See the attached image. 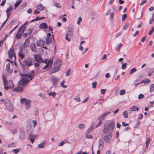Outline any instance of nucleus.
<instances>
[{"label": "nucleus", "mask_w": 154, "mask_h": 154, "mask_svg": "<svg viewBox=\"0 0 154 154\" xmlns=\"http://www.w3.org/2000/svg\"><path fill=\"white\" fill-rule=\"evenodd\" d=\"M115 125L113 122L111 121H107L105 123L103 132L104 134H112Z\"/></svg>", "instance_id": "obj_1"}, {"label": "nucleus", "mask_w": 154, "mask_h": 154, "mask_svg": "<svg viewBox=\"0 0 154 154\" xmlns=\"http://www.w3.org/2000/svg\"><path fill=\"white\" fill-rule=\"evenodd\" d=\"M3 80L4 83V85H5V89H8L9 88H13L14 87L12 81L10 80L8 82L6 81V78L2 76Z\"/></svg>", "instance_id": "obj_2"}, {"label": "nucleus", "mask_w": 154, "mask_h": 154, "mask_svg": "<svg viewBox=\"0 0 154 154\" xmlns=\"http://www.w3.org/2000/svg\"><path fill=\"white\" fill-rule=\"evenodd\" d=\"M5 105L7 109L9 111L12 112L14 111V109L12 104L8 100H6L5 102Z\"/></svg>", "instance_id": "obj_3"}, {"label": "nucleus", "mask_w": 154, "mask_h": 154, "mask_svg": "<svg viewBox=\"0 0 154 154\" xmlns=\"http://www.w3.org/2000/svg\"><path fill=\"white\" fill-rule=\"evenodd\" d=\"M112 134H105L104 135L102 134L103 140L107 143H109L110 142V139L112 138Z\"/></svg>", "instance_id": "obj_4"}, {"label": "nucleus", "mask_w": 154, "mask_h": 154, "mask_svg": "<svg viewBox=\"0 0 154 154\" xmlns=\"http://www.w3.org/2000/svg\"><path fill=\"white\" fill-rule=\"evenodd\" d=\"M59 80V79L57 77L54 75L52 76L51 77V82L53 87H56L57 85V83Z\"/></svg>", "instance_id": "obj_5"}, {"label": "nucleus", "mask_w": 154, "mask_h": 154, "mask_svg": "<svg viewBox=\"0 0 154 154\" xmlns=\"http://www.w3.org/2000/svg\"><path fill=\"white\" fill-rule=\"evenodd\" d=\"M21 75L22 76V78L27 83L31 80L33 78V76L32 75L21 74Z\"/></svg>", "instance_id": "obj_6"}, {"label": "nucleus", "mask_w": 154, "mask_h": 154, "mask_svg": "<svg viewBox=\"0 0 154 154\" xmlns=\"http://www.w3.org/2000/svg\"><path fill=\"white\" fill-rule=\"evenodd\" d=\"M53 58L52 59V60L45 59V60L44 61H42V62L44 63L47 64L43 68V69H45L48 66L50 67H51L53 63Z\"/></svg>", "instance_id": "obj_7"}, {"label": "nucleus", "mask_w": 154, "mask_h": 154, "mask_svg": "<svg viewBox=\"0 0 154 154\" xmlns=\"http://www.w3.org/2000/svg\"><path fill=\"white\" fill-rule=\"evenodd\" d=\"M8 53L9 58L14 59V60H16V57L13 49L10 48Z\"/></svg>", "instance_id": "obj_8"}, {"label": "nucleus", "mask_w": 154, "mask_h": 154, "mask_svg": "<svg viewBox=\"0 0 154 154\" xmlns=\"http://www.w3.org/2000/svg\"><path fill=\"white\" fill-rule=\"evenodd\" d=\"M23 64L25 66H30L32 65V59L30 58H27L23 61Z\"/></svg>", "instance_id": "obj_9"}, {"label": "nucleus", "mask_w": 154, "mask_h": 154, "mask_svg": "<svg viewBox=\"0 0 154 154\" xmlns=\"http://www.w3.org/2000/svg\"><path fill=\"white\" fill-rule=\"evenodd\" d=\"M61 63L60 60H58L54 61V63L53 65L54 68H55L59 70L60 67L61 66Z\"/></svg>", "instance_id": "obj_10"}, {"label": "nucleus", "mask_w": 154, "mask_h": 154, "mask_svg": "<svg viewBox=\"0 0 154 154\" xmlns=\"http://www.w3.org/2000/svg\"><path fill=\"white\" fill-rule=\"evenodd\" d=\"M10 65L9 63H8L6 65V69H5V73L7 74H9L12 73V70L10 69Z\"/></svg>", "instance_id": "obj_11"}, {"label": "nucleus", "mask_w": 154, "mask_h": 154, "mask_svg": "<svg viewBox=\"0 0 154 154\" xmlns=\"http://www.w3.org/2000/svg\"><path fill=\"white\" fill-rule=\"evenodd\" d=\"M35 61L38 63H40L42 62V59L39 54H36L34 56Z\"/></svg>", "instance_id": "obj_12"}, {"label": "nucleus", "mask_w": 154, "mask_h": 154, "mask_svg": "<svg viewBox=\"0 0 154 154\" xmlns=\"http://www.w3.org/2000/svg\"><path fill=\"white\" fill-rule=\"evenodd\" d=\"M45 42L44 40L39 39L36 41V44L38 46H42L44 45Z\"/></svg>", "instance_id": "obj_13"}, {"label": "nucleus", "mask_w": 154, "mask_h": 154, "mask_svg": "<svg viewBox=\"0 0 154 154\" xmlns=\"http://www.w3.org/2000/svg\"><path fill=\"white\" fill-rule=\"evenodd\" d=\"M21 103L22 104H25L26 105H29L31 102V101L29 100L23 98L21 99Z\"/></svg>", "instance_id": "obj_14"}, {"label": "nucleus", "mask_w": 154, "mask_h": 154, "mask_svg": "<svg viewBox=\"0 0 154 154\" xmlns=\"http://www.w3.org/2000/svg\"><path fill=\"white\" fill-rule=\"evenodd\" d=\"M98 147L99 149H102L104 146V142L103 140L102 139H100L99 140Z\"/></svg>", "instance_id": "obj_15"}, {"label": "nucleus", "mask_w": 154, "mask_h": 154, "mask_svg": "<svg viewBox=\"0 0 154 154\" xmlns=\"http://www.w3.org/2000/svg\"><path fill=\"white\" fill-rule=\"evenodd\" d=\"M12 7L11 6H10L6 10V13L7 14V17L8 18L11 13V11L12 10Z\"/></svg>", "instance_id": "obj_16"}, {"label": "nucleus", "mask_w": 154, "mask_h": 154, "mask_svg": "<svg viewBox=\"0 0 154 154\" xmlns=\"http://www.w3.org/2000/svg\"><path fill=\"white\" fill-rule=\"evenodd\" d=\"M139 109V108L137 107L136 106H134L130 108L128 111L129 112H133L135 111L136 110L138 111Z\"/></svg>", "instance_id": "obj_17"}, {"label": "nucleus", "mask_w": 154, "mask_h": 154, "mask_svg": "<svg viewBox=\"0 0 154 154\" xmlns=\"http://www.w3.org/2000/svg\"><path fill=\"white\" fill-rule=\"evenodd\" d=\"M39 28L43 29H45L47 28L48 27L47 24L45 23H42L40 24L39 26Z\"/></svg>", "instance_id": "obj_18"}, {"label": "nucleus", "mask_w": 154, "mask_h": 154, "mask_svg": "<svg viewBox=\"0 0 154 154\" xmlns=\"http://www.w3.org/2000/svg\"><path fill=\"white\" fill-rule=\"evenodd\" d=\"M25 137V133L24 131H21L20 132V139L21 140H23Z\"/></svg>", "instance_id": "obj_19"}, {"label": "nucleus", "mask_w": 154, "mask_h": 154, "mask_svg": "<svg viewBox=\"0 0 154 154\" xmlns=\"http://www.w3.org/2000/svg\"><path fill=\"white\" fill-rule=\"evenodd\" d=\"M30 49L32 51L34 52L36 51V47L35 43H32L31 44L30 46Z\"/></svg>", "instance_id": "obj_20"}, {"label": "nucleus", "mask_w": 154, "mask_h": 154, "mask_svg": "<svg viewBox=\"0 0 154 154\" xmlns=\"http://www.w3.org/2000/svg\"><path fill=\"white\" fill-rule=\"evenodd\" d=\"M23 87L20 86H18L14 88V91H16L22 92L23 91Z\"/></svg>", "instance_id": "obj_21"}, {"label": "nucleus", "mask_w": 154, "mask_h": 154, "mask_svg": "<svg viewBox=\"0 0 154 154\" xmlns=\"http://www.w3.org/2000/svg\"><path fill=\"white\" fill-rule=\"evenodd\" d=\"M27 82H26L24 80H23V79L22 78L21 79L20 81L18 82V84L20 85H21L22 86L24 85Z\"/></svg>", "instance_id": "obj_22"}, {"label": "nucleus", "mask_w": 154, "mask_h": 154, "mask_svg": "<svg viewBox=\"0 0 154 154\" xmlns=\"http://www.w3.org/2000/svg\"><path fill=\"white\" fill-rule=\"evenodd\" d=\"M44 7L42 4H39L36 6V8L37 9L40 11H42L44 9Z\"/></svg>", "instance_id": "obj_23"}, {"label": "nucleus", "mask_w": 154, "mask_h": 154, "mask_svg": "<svg viewBox=\"0 0 154 154\" xmlns=\"http://www.w3.org/2000/svg\"><path fill=\"white\" fill-rule=\"evenodd\" d=\"M74 99L77 102H80L81 101V100L79 95H78L75 96Z\"/></svg>", "instance_id": "obj_24"}, {"label": "nucleus", "mask_w": 154, "mask_h": 154, "mask_svg": "<svg viewBox=\"0 0 154 154\" xmlns=\"http://www.w3.org/2000/svg\"><path fill=\"white\" fill-rule=\"evenodd\" d=\"M59 70L58 69H57L55 68H54L53 69L51 70L49 72V74H52L55 72H57V71H59Z\"/></svg>", "instance_id": "obj_25"}, {"label": "nucleus", "mask_w": 154, "mask_h": 154, "mask_svg": "<svg viewBox=\"0 0 154 154\" xmlns=\"http://www.w3.org/2000/svg\"><path fill=\"white\" fill-rule=\"evenodd\" d=\"M26 26H22L20 28L19 31H20L22 33L24 32V31L26 29Z\"/></svg>", "instance_id": "obj_26"}, {"label": "nucleus", "mask_w": 154, "mask_h": 154, "mask_svg": "<svg viewBox=\"0 0 154 154\" xmlns=\"http://www.w3.org/2000/svg\"><path fill=\"white\" fill-rule=\"evenodd\" d=\"M52 41V38L49 37H47L46 39V43L48 45L50 44Z\"/></svg>", "instance_id": "obj_27"}, {"label": "nucleus", "mask_w": 154, "mask_h": 154, "mask_svg": "<svg viewBox=\"0 0 154 154\" xmlns=\"http://www.w3.org/2000/svg\"><path fill=\"white\" fill-rule=\"evenodd\" d=\"M122 43H119L118 44L116 47L115 48L116 49L117 51H120V49L122 47Z\"/></svg>", "instance_id": "obj_28"}, {"label": "nucleus", "mask_w": 154, "mask_h": 154, "mask_svg": "<svg viewBox=\"0 0 154 154\" xmlns=\"http://www.w3.org/2000/svg\"><path fill=\"white\" fill-rule=\"evenodd\" d=\"M20 31H18L16 34V38L17 39H19L21 38L22 33L20 32Z\"/></svg>", "instance_id": "obj_29"}, {"label": "nucleus", "mask_w": 154, "mask_h": 154, "mask_svg": "<svg viewBox=\"0 0 154 154\" xmlns=\"http://www.w3.org/2000/svg\"><path fill=\"white\" fill-rule=\"evenodd\" d=\"M72 28L69 27L68 28V34L69 35L71 36L72 35Z\"/></svg>", "instance_id": "obj_30"}, {"label": "nucleus", "mask_w": 154, "mask_h": 154, "mask_svg": "<svg viewBox=\"0 0 154 154\" xmlns=\"http://www.w3.org/2000/svg\"><path fill=\"white\" fill-rule=\"evenodd\" d=\"M46 142L45 141L44 143H40L39 144L38 146V148H43L44 147V145H45Z\"/></svg>", "instance_id": "obj_31"}, {"label": "nucleus", "mask_w": 154, "mask_h": 154, "mask_svg": "<svg viewBox=\"0 0 154 154\" xmlns=\"http://www.w3.org/2000/svg\"><path fill=\"white\" fill-rule=\"evenodd\" d=\"M129 25V23H126L124 25V26L122 27V29L123 30H125L127 29Z\"/></svg>", "instance_id": "obj_32"}, {"label": "nucleus", "mask_w": 154, "mask_h": 154, "mask_svg": "<svg viewBox=\"0 0 154 154\" xmlns=\"http://www.w3.org/2000/svg\"><path fill=\"white\" fill-rule=\"evenodd\" d=\"M94 129V127L93 125H91L88 128L87 130V133H89L91 131Z\"/></svg>", "instance_id": "obj_33"}, {"label": "nucleus", "mask_w": 154, "mask_h": 154, "mask_svg": "<svg viewBox=\"0 0 154 154\" xmlns=\"http://www.w3.org/2000/svg\"><path fill=\"white\" fill-rule=\"evenodd\" d=\"M16 146V144L14 143H12L8 145V147H14Z\"/></svg>", "instance_id": "obj_34"}, {"label": "nucleus", "mask_w": 154, "mask_h": 154, "mask_svg": "<svg viewBox=\"0 0 154 154\" xmlns=\"http://www.w3.org/2000/svg\"><path fill=\"white\" fill-rule=\"evenodd\" d=\"M154 22V13L153 14L152 18L150 19L149 21V24H151Z\"/></svg>", "instance_id": "obj_35"}, {"label": "nucleus", "mask_w": 154, "mask_h": 154, "mask_svg": "<svg viewBox=\"0 0 154 154\" xmlns=\"http://www.w3.org/2000/svg\"><path fill=\"white\" fill-rule=\"evenodd\" d=\"M136 71H137V69H136V68L134 67V68H133L132 69H131L130 70V72L129 73V74L130 75H131L134 72H136Z\"/></svg>", "instance_id": "obj_36"}, {"label": "nucleus", "mask_w": 154, "mask_h": 154, "mask_svg": "<svg viewBox=\"0 0 154 154\" xmlns=\"http://www.w3.org/2000/svg\"><path fill=\"white\" fill-rule=\"evenodd\" d=\"M105 117L102 114L98 118V120L99 121L101 122L104 119Z\"/></svg>", "instance_id": "obj_37"}, {"label": "nucleus", "mask_w": 154, "mask_h": 154, "mask_svg": "<svg viewBox=\"0 0 154 154\" xmlns=\"http://www.w3.org/2000/svg\"><path fill=\"white\" fill-rule=\"evenodd\" d=\"M150 139L149 138H148L146 140V147H147V148H148V146L150 143Z\"/></svg>", "instance_id": "obj_38"}, {"label": "nucleus", "mask_w": 154, "mask_h": 154, "mask_svg": "<svg viewBox=\"0 0 154 154\" xmlns=\"http://www.w3.org/2000/svg\"><path fill=\"white\" fill-rule=\"evenodd\" d=\"M123 115L124 116L125 118H128V112L127 111H125L123 112Z\"/></svg>", "instance_id": "obj_39"}, {"label": "nucleus", "mask_w": 154, "mask_h": 154, "mask_svg": "<svg viewBox=\"0 0 154 154\" xmlns=\"http://www.w3.org/2000/svg\"><path fill=\"white\" fill-rule=\"evenodd\" d=\"M20 150V149L19 148L18 149H13L12 151L14 152L15 154H17Z\"/></svg>", "instance_id": "obj_40"}, {"label": "nucleus", "mask_w": 154, "mask_h": 154, "mask_svg": "<svg viewBox=\"0 0 154 154\" xmlns=\"http://www.w3.org/2000/svg\"><path fill=\"white\" fill-rule=\"evenodd\" d=\"M18 55L19 57L22 59H23L24 58V56L23 54L21 52H19L18 53Z\"/></svg>", "instance_id": "obj_41"}, {"label": "nucleus", "mask_w": 154, "mask_h": 154, "mask_svg": "<svg viewBox=\"0 0 154 154\" xmlns=\"http://www.w3.org/2000/svg\"><path fill=\"white\" fill-rule=\"evenodd\" d=\"M85 126V125L83 124H80L79 125V128L81 130L83 129Z\"/></svg>", "instance_id": "obj_42"}, {"label": "nucleus", "mask_w": 154, "mask_h": 154, "mask_svg": "<svg viewBox=\"0 0 154 154\" xmlns=\"http://www.w3.org/2000/svg\"><path fill=\"white\" fill-rule=\"evenodd\" d=\"M65 82V81L63 80V82L60 83V85L63 88H66L67 87V86L64 85Z\"/></svg>", "instance_id": "obj_43"}, {"label": "nucleus", "mask_w": 154, "mask_h": 154, "mask_svg": "<svg viewBox=\"0 0 154 154\" xmlns=\"http://www.w3.org/2000/svg\"><path fill=\"white\" fill-rule=\"evenodd\" d=\"M154 90V84H152L151 85L150 91V92H153Z\"/></svg>", "instance_id": "obj_44"}, {"label": "nucleus", "mask_w": 154, "mask_h": 154, "mask_svg": "<svg viewBox=\"0 0 154 154\" xmlns=\"http://www.w3.org/2000/svg\"><path fill=\"white\" fill-rule=\"evenodd\" d=\"M125 93V91L124 89H122L120 90L119 94L120 95H122L124 94Z\"/></svg>", "instance_id": "obj_45"}, {"label": "nucleus", "mask_w": 154, "mask_h": 154, "mask_svg": "<svg viewBox=\"0 0 154 154\" xmlns=\"http://www.w3.org/2000/svg\"><path fill=\"white\" fill-rule=\"evenodd\" d=\"M28 45H29V43L28 42V41L27 40H26L25 42L23 44V48H25Z\"/></svg>", "instance_id": "obj_46"}, {"label": "nucleus", "mask_w": 154, "mask_h": 154, "mask_svg": "<svg viewBox=\"0 0 154 154\" xmlns=\"http://www.w3.org/2000/svg\"><path fill=\"white\" fill-rule=\"evenodd\" d=\"M54 5L56 6L57 8H60L61 7L60 5L57 2H54Z\"/></svg>", "instance_id": "obj_47"}, {"label": "nucleus", "mask_w": 154, "mask_h": 154, "mask_svg": "<svg viewBox=\"0 0 154 154\" xmlns=\"http://www.w3.org/2000/svg\"><path fill=\"white\" fill-rule=\"evenodd\" d=\"M21 2V1L16 2L15 3L14 5V6L16 8L17 7V6L20 4Z\"/></svg>", "instance_id": "obj_48"}, {"label": "nucleus", "mask_w": 154, "mask_h": 154, "mask_svg": "<svg viewBox=\"0 0 154 154\" xmlns=\"http://www.w3.org/2000/svg\"><path fill=\"white\" fill-rule=\"evenodd\" d=\"M127 17V14H124L122 15V20L124 21Z\"/></svg>", "instance_id": "obj_49"}, {"label": "nucleus", "mask_w": 154, "mask_h": 154, "mask_svg": "<svg viewBox=\"0 0 154 154\" xmlns=\"http://www.w3.org/2000/svg\"><path fill=\"white\" fill-rule=\"evenodd\" d=\"M32 31V29H30L27 30V33L28 35L30 34Z\"/></svg>", "instance_id": "obj_50"}, {"label": "nucleus", "mask_w": 154, "mask_h": 154, "mask_svg": "<svg viewBox=\"0 0 154 154\" xmlns=\"http://www.w3.org/2000/svg\"><path fill=\"white\" fill-rule=\"evenodd\" d=\"M97 83L96 82H94L92 83V88H95L96 87Z\"/></svg>", "instance_id": "obj_51"}, {"label": "nucleus", "mask_w": 154, "mask_h": 154, "mask_svg": "<svg viewBox=\"0 0 154 154\" xmlns=\"http://www.w3.org/2000/svg\"><path fill=\"white\" fill-rule=\"evenodd\" d=\"M154 31V27H152L149 32V35H151Z\"/></svg>", "instance_id": "obj_52"}, {"label": "nucleus", "mask_w": 154, "mask_h": 154, "mask_svg": "<svg viewBox=\"0 0 154 154\" xmlns=\"http://www.w3.org/2000/svg\"><path fill=\"white\" fill-rule=\"evenodd\" d=\"M144 97V95L143 94H140L138 96V98L139 99H140Z\"/></svg>", "instance_id": "obj_53"}, {"label": "nucleus", "mask_w": 154, "mask_h": 154, "mask_svg": "<svg viewBox=\"0 0 154 154\" xmlns=\"http://www.w3.org/2000/svg\"><path fill=\"white\" fill-rule=\"evenodd\" d=\"M127 65V63H125L124 64H123L122 65V69H125L126 67V65Z\"/></svg>", "instance_id": "obj_54"}, {"label": "nucleus", "mask_w": 154, "mask_h": 154, "mask_svg": "<svg viewBox=\"0 0 154 154\" xmlns=\"http://www.w3.org/2000/svg\"><path fill=\"white\" fill-rule=\"evenodd\" d=\"M49 96H52L53 97H54L56 95V93L55 92H50L48 94Z\"/></svg>", "instance_id": "obj_55"}, {"label": "nucleus", "mask_w": 154, "mask_h": 154, "mask_svg": "<svg viewBox=\"0 0 154 154\" xmlns=\"http://www.w3.org/2000/svg\"><path fill=\"white\" fill-rule=\"evenodd\" d=\"M69 34H67L66 35L65 39L68 42H70V38H68Z\"/></svg>", "instance_id": "obj_56"}, {"label": "nucleus", "mask_w": 154, "mask_h": 154, "mask_svg": "<svg viewBox=\"0 0 154 154\" xmlns=\"http://www.w3.org/2000/svg\"><path fill=\"white\" fill-rule=\"evenodd\" d=\"M82 20V18L81 17H79L78 19V20L77 21V23L78 24H79L81 22Z\"/></svg>", "instance_id": "obj_57"}, {"label": "nucleus", "mask_w": 154, "mask_h": 154, "mask_svg": "<svg viewBox=\"0 0 154 154\" xmlns=\"http://www.w3.org/2000/svg\"><path fill=\"white\" fill-rule=\"evenodd\" d=\"M11 132L12 133L15 134L17 133V128H15L14 129L12 130Z\"/></svg>", "instance_id": "obj_58"}, {"label": "nucleus", "mask_w": 154, "mask_h": 154, "mask_svg": "<svg viewBox=\"0 0 154 154\" xmlns=\"http://www.w3.org/2000/svg\"><path fill=\"white\" fill-rule=\"evenodd\" d=\"M6 2V0H3L2 1V3L0 4V5L1 6H3L5 4Z\"/></svg>", "instance_id": "obj_59"}, {"label": "nucleus", "mask_w": 154, "mask_h": 154, "mask_svg": "<svg viewBox=\"0 0 154 154\" xmlns=\"http://www.w3.org/2000/svg\"><path fill=\"white\" fill-rule=\"evenodd\" d=\"M146 2V0H142L141 2L139 4L140 5H142Z\"/></svg>", "instance_id": "obj_60"}, {"label": "nucleus", "mask_w": 154, "mask_h": 154, "mask_svg": "<svg viewBox=\"0 0 154 154\" xmlns=\"http://www.w3.org/2000/svg\"><path fill=\"white\" fill-rule=\"evenodd\" d=\"M70 69H69L66 72V76H68L70 75Z\"/></svg>", "instance_id": "obj_61"}, {"label": "nucleus", "mask_w": 154, "mask_h": 154, "mask_svg": "<svg viewBox=\"0 0 154 154\" xmlns=\"http://www.w3.org/2000/svg\"><path fill=\"white\" fill-rule=\"evenodd\" d=\"M29 139L30 140L32 143H33L34 141V139L33 137H29Z\"/></svg>", "instance_id": "obj_62"}, {"label": "nucleus", "mask_w": 154, "mask_h": 154, "mask_svg": "<svg viewBox=\"0 0 154 154\" xmlns=\"http://www.w3.org/2000/svg\"><path fill=\"white\" fill-rule=\"evenodd\" d=\"M86 137L88 139H91L93 138V136L92 135H86Z\"/></svg>", "instance_id": "obj_63"}, {"label": "nucleus", "mask_w": 154, "mask_h": 154, "mask_svg": "<svg viewBox=\"0 0 154 154\" xmlns=\"http://www.w3.org/2000/svg\"><path fill=\"white\" fill-rule=\"evenodd\" d=\"M100 91L101 92V94H103L105 93L106 91V90L105 89H102Z\"/></svg>", "instance_id": "obj_64"}]
</instances>
